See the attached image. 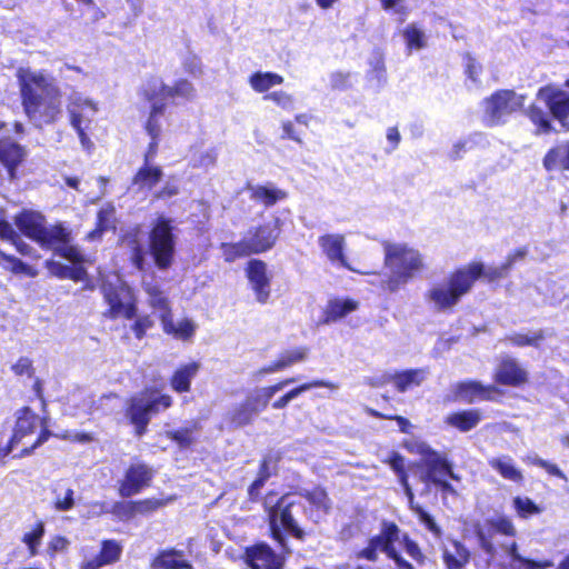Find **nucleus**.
I'll return each mask as SVG.
<instances>
[{
    "mask_svg": "<svg viewBox=\"0 0 569 569\" xmlns=\"http://www.w3.org/2000/svg\"><path fill=\"white\" fill-rule=\"evenodd\" d=\"M17 78L28 118L37 127L54 123L62 113V93L53 78L29 68H20Z\"/></svg>",
    "mask_w": 569,
    "mask_h": 569,
    "instance_id": "f257e3e1",
    "label": "nucleus"
},
{
    "mask_svg": "<svg viewBox=\"0 0 569 569\" xmlns=\"http://www.w3.org/2000/svg\"><path fill=\"white\" fill-rule=\"evenodd\" d=\"M491 528L490 538L482 532L478 533L479 546L487 556L483 569H547L553 566L550 560L536 561L522 557L515 540L499 539V535L515 537L516 528L510 519L499 517L491 521Z\"/></svg>",
    "mask_w": 569,
    "mask_h": 569,
    "instance_id": "f03ea898",
    "label": "nucleus"
},
{
    "mask_svg": "<svg viewBox=\"0 0 569 569\" xmlns=\"http://www.w3.org/2000/svg\"><path fill=\"white\" fill-rule=\"evenodd\" d=\"M18 229L41 248L52 250L73 263L82 261L78 248L71 246V234L61 223L47 226L46 218L37 211H22L14 219Z\"/></svg>",
    "mask_w": 569,
    "mask_h": 569,
    "instance_id": "7ed1b4c3",
    "label": "nucleus"
},
{
    "mask_svg": "<svg viewBox=\"0 0 569 569\" xmlns=\"http://www.w3.org/2000/svg\"><path fill=\"white\" fill-rule=\"evenodd\" d=\"M104 300L109 305L112 318L134 319L131 330L136 338L142 339L146 332L154 325L149 315L137 316V299L133 290L118 273L108 276L101 286Z\"/></svg>",
    "mask_w": 569,
    "mask_h": 569,
    "instance_id": "20e7f679",
    "label": "nucleus"
},
{
    "mask_svg": "<svg viewBox=\"0 0 569 569\" xmlns=\"http://www.w3.org/2000/svg\"><path fill=\"white\" fill-rule=\"evenodd\" d=\"M383 250L385 264L391 273L387 281V289L390 292L398 291L426 268L423 254L407 243L386 242Z\"/></svg>",
    "mask_w": 569,
    "mask_h": 569,
    "instance_id": "39448f33",
    "label": "nucleus"
},
{
    "mask_svg": "<svg viewBox=\"0 0 569 569\" xmlns=\"http://www.w3.org/2000/svg\"><path fill=\"white\" fill-rule=\"evenodd\" d=\"M481 271L480 266L467 264L450 273L443 281L435 283L426 293V299L437 311L452 309L467 295Z\"/></svg>",
    "mask_w": 569,
    "mask_h": 569,
    "instance_id": "423d86ee",
    "label": "nucleus"
},
{
    "mask_svg": "<svg viewBox=\"0 0 569 569\" xmlns=\"http://www.w3.org/2000/svg\"><path fill=\"white\" fill-rule=\"evenodd\" d=\"M272 497H267L264 506L268 512L270 530L272 537L284 547V538L281 527L298 539H303L305 532L299 527L298 518L306 515L307 508L301 498L296 495H286L281 497L273 506Z\"/></svg>",
    "mask_w": 569,
    "mask_h": 569,
    "instance_id": "0eeeda50",
    "label": "nucleus"
},
{
    "mask_svg": "<svg viewBox=\"0 0 569 569\" xmlns=\"http://www.w3.org/2000/svg\"><path fill=\"white\" fill-rule=\"evenodd\" d=\"M172 406V397L158 389L147 388L132 396L127 402L126 417L134 426L136 433L142 436L152 416Z\"/></svg>",
    "mask_w": 569,
    "mask_h": 569,
    "instance_id": "6e6552de",
    "label": "nucleus"
},
{
    "mask_svg": "<svg viewBox=\"0 0 569 569\" xmlns=\"http://www.w3.org/2000/svg\"><path fill=\"white\" fill-rule=\"evenodd\" d=\"M406 449L415 455L421 457L418 466L425 470L420 475V480L429 488L430 482L440 481V477L449 476L453 480H459V477L453 472L451 463L447 458L435 451L429 445L418 439L407 440L405 442Z\"/></svg>",
    "mask_w": 569,
    "mask_h": 569,
    "instance_id": "1a4fd4ad",
    "label": "nucleus"
},
{
    "mask_svg": "<svg viewBox=\"0 0 569 569\" xmlns=\"http://www.w3.org/2000/svg\"><path fill=\"white\" fill-rule=\"evenodd\" d=\"M525 97L512 90H498L483 100V121L487 126L502 124L508 117L522 108Z\"/></svg>",
    "mask_w": 569,
    "mask_h": 569,
    "instance_id": "9d476101",
    "label": "nucleus"
},
{
    "mask_svg": "<svg viewBox=\"0 0 569 569\" xmlns=\"http://www.w3.org/2000/svg\"><path fill=\"white\" fill-rule=\"evenodd\" d=\"M174 244L171 221L159 218L150 232V251L159 269L166 270L172 264Z\"/></svg>",
    "mask_w": 569,
    "mask_h": 569,
    "instance_id": "9b49d317",
    "label": "nucleus"
},
{
    "mask_svg": "<svg viewBox=\"0 0 569 569\" xmlns=\"http://www.w3.org/2000/svg\"><path fill=\"white\" fill-rule=\"evenodd\" d=\"M141 94L144 99L158 98L163 102H167L168 99L191 101L196 98L197 90L187 79H179L173 86H168L161 78L153 77L143 83Z\"/></svg>",
    "mask_w": 569,
    "mask_h": 569,
    "instance_id": "f8f14e48",
    "label": "nucleus"
},
{
    "mask_svg": "<svg viewBox=\"0 0 569 569\" xmlns=\"http://www.w3.org/2000/svg\"><path fill=\"white\" fill-rule=\"evenodd\" d=\"M10 132V126L0 120V163L6 169L10 180L17 178V169L26 160L28 152L27 149L7 138Z\"/></svg>",
    "mask_w": 569,
    "mask_h": 569,
    "instance_id": "ddd939ff",
    "label": "nucleus"
},
{
    "mask_svg": "<svg viewBox=\"0 0 569 569\" xmlns=\"http://www.w3.org/2000/svg\"><path fill=\"white\" fill-rule=\"evenodd\" d=\"M98 111V103L92 99L79 92L70 94L67 112L72 128H90Z\"/></svg>",
    "mask_w": 569,
    "mask_h": 569,
    "instance_id": "4468645a",
    "label": "nucleus"
},
{
    "mask_svg": "<svg viewBox=\"0 0 569 569\" xmlns=\"http://www.w3.org/2000/svg\"><path fill=\"white\" fill-rule=\"evenodd\" d=\"M247 278L254 298L259 303H267L271 295L272 274L266 262L252 259L246 268Z\"/></svg>",
    "mask_w": 569,
    "mask_h": 569,
    "instance_id": "2eb2a0df",
    "label": "nucleus"
},
{
    "mask_svg": "<svg viewBox=\"0 0 569 569\" xmlns=\"http://www.w3.org/2000/svg\"><path fill=\"white\" fill-rule=\"evenodd\" d=\"M537 98L545 102L552 116L569 130V123L566 121L569 116V93L549 84L539 89Z\"/></svg>",
    "mask_w": 569,
    "mask_h": 569,
    "instance_id": "dca6fc26",
    "label": "nucleus"
},
{
    "mask_svg": "<svg viewBox=\"0 0 569 569\" xmlns=\"http://www.w3.org/2000/svg\"><path fill=\"white\" fill-rule=\"evenodd\" d=\"M153 478V470L144 463L131 465L122 480L119 493L123 498L139 493L148 487Z\"/></svg>",
    "mask_w": 569,
    "mask_h": 569,
    "instance_id": "f3484780",
    "label": "nucleus"
},
{
    "mask_svg": "<svg viewBox=\"0 0 569 569\" xmlns=\"http://www.w3.org/2000/svg\"><path fill=\"white\" fill-rule=\"evenodd\" d=\"M150 103V112L148 120L146 122V131L151 138L149 143V148L147 151V161L152 159L158 149L159 138L162 131V122L161 118L164 114L167 102H163L161 99H146Z\"/></svg>",
    "mask_w": 569,
    "mask_h": 569,
    "instance_id": "a211bd4d",
    "label": "nucleus"
},
{
    "mask_svg": "<svg viewBox=\"0 0 569 569\" xmlns=\"http://www.w3.org/2000/svg\"><path fill=\"white\" fill-rule=\"evenodd\" d=\"M244 562L251 569H281L283 566L282 558L264 543L248 548L244 553Z\"/></svg>",
    "mask_w": 569,
    "mask_h": 569,
    "instance_id": "6ab92c4d",
    "label": "nucleus"
},
{
    "mask_svg": "<svg viewBox=\"0 0 569 569\" xmlns=\"http://www.w3.org/2000/svg\"><path fill=\"white\" fill-rule=\"evenodd\" d=\"M278 237L279 228L276 222L249 230L243 239H246L252 254H256L271 249Z\"/></svg>",
    "mask_w": 569,
    "mask_h": 569,
    "instance_id": "aec40b11",
    "label": "nucleus"
},
{
    "mask_svg": "<svg viewBox=\"0 0 569 569\" xmlns=\"http://www.w3.org/2000/svg\"><path fill=\"white\" fill-rule=\"evenodd\" d=\"M318 244L327 259L339 267L351 269L345 256L346 239L340 233H328L318 238Z\"/></svg>",
    "mask_w": 569,
    "mask_h": 569,
    "instance_id": "412c9836",
    "label": "nucleus"
},
{
    "mask_svg": "<svg viewBox=\"0 0 569 569\" xmlns=\"http://www.w3.org/2000/svg\"><path fill=\"white\" fill-rule=\"evenodd\" d=\"M309 503L306 516L315 523L320 522L331 509V500L322 488L306 490L300 495Z\"/></svg>",
    "mask_w": 569,
    "mask_h": 569,
    "instance_id": "4be33fe9",
    "label": "nucleus"
},
{
    "mask_svg": "<svg viewBox=\"0 0 569 569\" xmlns=\"http://www.w3.org/2000/svg\"><path fill=\"white\" fill-rule=\"evenodd\" d=\"M442 560L447 569H462L471 558L469 549L456 539L442 542Z\"/></svg>",
    "mask_w": 569,
    "mask_h": 569,
    "instance_id": "5701e85b",
    "label": "nucleus"
},
{
    "mask_svg": "<svg viewBox=\"0 0 569 569\" xmlns=\"http://www.w3.org/2000/svg\"><path fill=\"white\" fill-rule=\"evenodd\" d=\"M147 154L144 156V166L141 167L134 174L131 183V190L146 194L150 191L163 176L162 169L158 166H150Z\"/></svg>",
    "mask_w": 569,
    "mask_h": 569,
    "instance_id": "b1692460",
    "label": "nucleus"
},
{
    "mask_svg": "<svg viewBox=\"0 0 569 569\" xmlns=\"http://www.w3.org/2000/svg\"><path fill=\"white\" fill-rule=\"evenodd\" d=\"M495 377L501 385L517 387L527 381L528 373L515 359L507 358L498 366Z\"/></svg>",
    "mask_w": 569,
    "mask_h": 569,
    "instance_id": "393cba45",
    "label": "nucleus"
},
{
    "mask_svg": "<svg viewBox=\"0 0 569 569\" xmlns=\"http://www.w3.org/2000/svg\"><path fill=\"white\" fill-rule=\"evenodd\" d=\"M495 388L491 386H483L478 381L469 380L459 382L455 386L456 399L468 403L477 400H488Z\"/></svg>",
    "mask_w": 569,
    "mask_h": 569,
    "instance_id": "a878e982",
    "label": "nucleus"
},
{
    "mask_svg": "<svg viewBox=\"0 0 569 569\" xmlns=\"http://www.w3.org/2000/svg\"><path fill=\"white\" fill-rule=\"evenodd\" d=\"M250 199L262 203L264 207H272L277 202L287 199V191L277 188L273 183L250 186Z\"/></svg>",
    "mask_w": 569,
    "mask_h": 569,
    "instance_id": "bb28decb",
    "label": "nucleus"
},
{
    "mask_svg": "<svg viewBox=\"0 0 569 569\" xmlns=\"http://www.w3.org/2000/svg\"><path fill=\"white\" fill-rule=\"evenodd\" d=\"M297 379L295 377H290L279 381L276 385L269 387L257 388L252 393L247 397V400L250 402L252 407L257 408V412L259 413L261 410L266 409L270 399L284 387L295 383Z\"/></svg>",
    "mask_w": 569,
    "mask_h": 569,
    "instance_id": "cd10ccee",
    "label": "nucleus"
},
{
    "mask_svg": "<svg viewBox=\"0 0 569 569\" xmlns=\"http://www.w3.org/2000/svg\"><path fill=\"white\" fill-rule=\"evenodd\" d=\"M200 370V363L191 361L177 368L170 379L172 390L178 393L188 392L191 388V381Z\"/></svg>",
    "mask_w": 569,
    "mask_h": 569,
    "instance_id": "c85d7f7f",
    "label": "nucleus"
},
{
    "mask_svg": "<svg viewBox=\"0 0 569 569\" xmlns=\"http://www.w3.org/2000/svg\"><path fill=\"white\" fill-rule=\"evenodd\" d=\"M148 305L158 315L161 325L172 316L170 302L163 291L156 284L144 283Z\"/></svg>",
    "mask_w": 569,
    "mask_h": 569,
    "instance_id": "c756f323",
    "label": "nucleus"
},
{
    "mask_svg": "<svg viewBox=\"0 0 569 569\" xmlns=\"http://www.w3.org/2000/svg\"><path fill=\"white\" fill-rule=\"evenodd\" d=\"M488 465L503 479L515 483H522V471L516 466L515 460L508 455L491 457Z\"/></svg>",
    "mask_w": 569,
    "mask_h": 569,
    "instance_id": "7c9ffc66",
    "label": "nucleus"
},
{
    "mask_svg": "<svg viewBox=\"0 0 569 569\" xmlns=\"http://www.w3.org/2000/svg\"><path fill=\"white\" fill-rule=\"evenodd\" d=\"M399 535L400 530L396 523L383 522L379 535L372 537L369 542L373 548H377L378 551H382L387 553V556L393 555V543L399 540Z\"/></svg>",
    "mask_w": 569,
    "mask_h": 569,
    "instance_id": "2f4dec72",
    "label": "nucleus"
},
{
    "mask_svg": "<svg viewBox=\"0 0 569 569\" xmlns=\"http://www.w3.org/2000/svg\"><path fill=\"white\" fill-rule=\"evenodd\" d=\"M481 420L482 412L479 409H469L448 415L445 421L461 432H468L476 428Z\"/></svg>",
    "mask_w": 569,
    "mask_h": 569,
    "instance_id": "473e14b6",
    "label": "nucleus"
},
{
    "mask_svg": "<svg viewBox=\"0 0 569 569\" xmlns=\"http://www.w3.org/2000/svg\"><path fill=\"white\" fill-rule=\"evenodd\" d=\"M359 307L358 301L353 299H332L328 302L325 310V323L336 322L356 311Z\"/></svg>",
    "mask_w": 569,
    "mask_h": 569,
    "instance_id": "72a5a7b5",
    "label": "nucleus"
},
{
    "mask_svg": "<svg viewBox=\"0 0 569 569\" xmlns=\"http://www.w3.org/2000/svg\"><path fill=\"white\" fill-rule=\"evenodd\" d=\"M39 418L29 409L23 408L17 412V422L13 435L11 437L12 442H21L24 437L32 433L37 428Z\"/></svg>",
    "mask_w": 569,
    "mask_h": 569,
    "instance_id": "f704fd0d",
    "label": "nucleus"
},
{
    "mask_svg": "<svg viewBox=\"0 0 569 569\" xmlns=\"http://www.w3.org/2000/svg\"><path fill=\"white\" fill-rule=\"evenodd\" d=\"M428 371L426 369H411L398 372L390 377L398 391L405 392L413 387L420 386L426 380Z\"/></svg>",
    "mask_w": 569,
    "mask_h": 569,
    "instance_id": "c9c22d12",
    "label": "nucleus"
},
{
    "mask_svg": "<svg viewBox=\"0 0 569 569\" xmlns=\"http://www.w3.org/2000/svg\"><path fill=\"white\" fill-rule=\"evenodd\" d=\"M152 569H182L191 568V566L183 559L181 551L170 549L160 552L151 563Z\"/></svg>",
    "mask_w": 569,
    "mask_h": 569,
    "instance_id": "e433bc0d",
    "label": "nucleus"
},
{
    "mask_svg": "<svg viewBox=\"0 0 569 569\" xmlns=\"http://www.w3.org/2000/svg\"><path fill=\"white\" fill-rule=\"evenodd\" d=\"M548 171L569 170V142L551 149L543 159Z\"/></svg>",
    "mask_w": 569,
    "mask_h": 569,
    "instance_id": "4c0bfd02",
    "label": "nucleus"
},
{
    "mask_svg": "<svg viewBox=\"0 0 569 569\" xmlns=\"http://www.w3.org/2000/svg\"><path fill=\"white\" fill-rule=\"evenodd\" d=\"M196 328V323L190 319H182L174 323L172 316L162 323V329L167 335L181 340L190 339L194 335Z\"/></svg>",
    "mask_w": 569,
    "mask_h": 569,
    "instance_id": "58836bf2",
    "label": "nucleus"
},
{
    "mask_svg": "<svg viewBox=\"0 0 569 569\" xmlns=\"http://www.w3.org/2000/svg\"><path fill=\"white\" fill-rule=\"evenodd\" d=\"M258 415L257 408L252 407L246 399L242 403L236 406L229 412L230 422L236 428L244 427L252 422L253 418Z\"/></svg>",
    "mask_w": 569,
    "mask_h": 569,
    "instance_id": "ea45409f",
    "label": "nucleus"
},
{
    "mask_svg": "<svg viewBox=\"0 0 569 569\" xmlns=\"http://www.w3.org/2000/svg\"><path fill=\"white\" fill-rule=\"evenodd\" d=\"M0 267L4 270H8L14 274H26L28 277L34 278L38 276V271L21 261L20 259L6 254L0 250Z\"/></svg>",
    "mask_w": 569,
    "mask_h": 569,
    "instance_id": "a19ab883",
    "label": "nucleus"
},
{
    "mask_svg": "<svg viewBox=\"0 0 569 569\" xmlns=\"http://www.w3.org/2000/svg\"><path fill=\"white\" fill-rule=\"evenodd\" d=\"M282 82L283 78L280 74L272 72H256L249 79L251 88L257 92H266L270 88L281 84Z\"/></svg>",
    "mask_w": 569,
    "mask_h": 569,
    "instance_id": "79ce46f5",
    "label": "nucleus"
},
{
    "mask_svg": "<svg viewBox=\"0 0 569 569\" xmlns=\"http://www.w3.org/2000/svg\"><path fill=\"white\" fill-rule=\"evenodd\" d=\"M545 339L543 330L531 331L527 333H512L506 338L508 342L517 347H539L541 341Z\"/></svg>",
    "mask_w": 569,
    "mask_h": 569,
    "instance_id": "37998d69",
    "label": "nucleus"
},
{
    "mask_svg": "<svg viewBox=\"0 0 569 569\" xmlns=\"http://www.w3.org/2000/svg\"><path fill=\"white\" fill-rule=\"evenodd\" d=\"M403 38L409 50H421L427 46L425 32L415 23L408 24L403 30Z\"/></svg>",
    "mask_w": 569,
    "mask_h": 569,
    "instance_id": "c03bdc74",
    "label": "nucleus"
},
{
    "mask_svg": "<svg viewBox=\"0 0 569 569\" xmlns=\"http://www.w3.org/2000/svg\"><path fill=\"white\" fill-rule=\"evenodd\" d=\"M197 429V423H192L191 426L183 427L178 430H167L164 435L167 438L173 440L180 448L183 449L190 447L193 443V433Z\"/></svg>",
    "mask_w": 569,
    "mask_h": 569,
    "instance_id": "a18cd8bd",
    "label": "nucleus"
},
{
    "mask_svg": "<svg viewBox=\"0 0 569 569\" xmlns=\"http://www.w3.org/2000/svg\"><path fill=\"white\" fill-rule=\"evenodd\" d=\"M221 252L227 262H232L238 258L252 254L246 239L237 243H222Z\"/></svg>",
    "mask_w": 569,
    "mask_h": 569,
    "instance_id": "49530a36",
    "label": "nucleus"
},
{
    "mask_svg": "<svg viewBox=\"0 0 569 569\" xmlns=\"http://www.w3.org/2000/svg\"><path fill=\"white\" fill-rule=\"evenodd\" d=\"M53 495V507L57 511L66 512L74 507V491L71 488H56Z\"/></svg>",
    "mask_w": 569,
    "mask_h": 569,
    "instance_id": "de8ad7c7",
    "label": "nucleus"
},
{
    "mask_svg": "<svg viewBox=\"0 0 569 569\" xmlns=\"http://www.w3.org/2000/svg\"><path fill=\"white\" fill-rule=\"evenodd\" d=\"M321 387L329 388L331 390L338 389V386L335 382L326 381V380H312L310 382L302 383V385L289 390L283 396L287 398V400L289 402H291L292 400L298 398L303 392L309 391L313 388H321Z\"/></svg>",
    "mask_w": 569,
    "mask_h": 569,
    "instance_id": "09e8293b",
    "label": "nucleus"
},
{
    "mask_svg": "<svg viewBox=\"0 0 569 569\" xmlns=\"http://www.w3.org/2000/svg\"><path fill=\"white\" fill-rule=\"evenodd\" d=\"M308 356V349L307 348H296L292 350H287L282 352L278 359V368H281V370H284L288 367H291L298 362H301L307 359Z\"/></svg>",
    "mask_w": 569,
    "mask_h": 569,
    "instance_id": "8fccbe9b",
    "label": "nucleus"
},
{
    "mask_svg": "<svg viewBox=\"0 0 569 569\" xmlns=\"http://www.w3.org/2000/svg\"><path fill=\"white\" fill-rule=\"evenodd\" d=\"M218 151L216 148H209L199 151L192 156V167L209 170L217 163Z\"/></svg>",
    "mask_w": 569,
    "mask_h": 569,
    "instance_id": "3c124183",
    "label": "nucleus"
},
{
    "mask_svg": "<svg viewBox=\"0 0 569 569\" xmlns=\"http://www.w3.org/2000/svg\"><path fill=\"white\" fill-rule=\"evenodd\" d=\"M172 500H173V498H168V499L149 498V499L139 500V501H136L132 503V511L134 513H139V515L151 513V512L164 507Z\"/></svg>",
    "mask_w": 569,
    "mask_h": 569,
    "instance_id": "603ef678",
    "label": "nucleus"
},
{
    "mask_svg": "<svg viewBox=\"0 0 569 569\" xmlns=\"http://www.w3.org/2000/svg\"><path fill=\"white\" fill-rule=\"evenodd\" d=\"M44 536L43 522H38L37 526L29 532H26L22 537V541L28 546L30 556L38 555V548Z\"/></svg>",
    "mask_w": 569,
    "mask_h": 569,
    "instance_id": "864d4df0",
    "label": "nucleus"
},
{
    "mask_svg": "<svg viewBox=\"0 0 569 569\" xmlns=\"http://www.w3.org/2000/svg\"><path fill=\"white\" fill-rule=\"evenodd\" d=\"M122 546L116 540H104L100 550L103 562L111 565L120 559Z\"/></svg>",
    "mask_w": 569,
    "mask_h": 569,
    "instance_id": "5fc2aeb1",
    "label": "nucleus"
},
{
    "mask_svg": "<svg viewBox=\"0 0 569 569\" xmlns=\"http://www.w3.org/2000/svg\"><path fill=\"white\" fill-rule=\"evenodd\" d=\"M513 508L521 518H527L541 512V509L527 497H516L513 499Z\"/></svg>",
    "mask_w": 569,
    "mask_h": 569,
    "instance_id": "6e6d98bb",
    "label": "nucleus"
},
{
    "mask_svg": "<svg viewBox=\"0 0 569 569\" xmlns=\"http://www.w3.org/2000/svg\"><path fill=\"white\" fill-rule=\"evenodd\" d=\"M471 264L480 266L481 271L479 273V278L483 277L489 282L505 278L510 270L506 263L498 267L490 266L487 268H485V266L480 262H472Z\"/></svg>",
    "mask_w": 569,
    "mask_h": 569,
    "instance_id": "4d7b16f0",
    "label": "nucleus"
},
{
    "mask_svg": "<svg viewBox=\"0 0 569 569\" xmlns=\"http://www.w3.org/2000/svg\"><path fill=\"white\" fill-rule=\"evenodd\" d=\"M529 118L537 126V133H549L552 130L547 114L541 109L531 107Z\"/></svg>",
    "mask_w": 569,
    "mask_h": 569,
    "instance_id": "13d9d810",
    "label": "nucleus"
},
{
    "mask_svg": "<svg viewBox=\"0 0 569 569\" xmlns=\"http://www.w3.org/2000/svg\"><path fill=\"white\" fill-rule=\"evenodd\" d=\"M263 99L273 101L278 107L287 111H291L295 108L293 97L281 90L266 94Z\"/></svg>",
    "mask_w": 569,
    "mask_h": 569,
    "instance_id": "bf43d9fd",
    "label": "nucleus"
},
{
    "mask_svg": "<svg viewBox=\"0 0 569 569\" xmlns=\"http://www.w3.org/2000/svg\"><path fill=\"white\" fill-rule=\"evenodd\" d=\"M412 510L418 516L420 522L423 523L429 531L438 538L441 536L440 527L428 512H426L420 506L412 507Z\"/></svg>",
    "mask_w": 569,
    "mask_h": 569,
    "instance_id": "052dcab7",
    "label": "nucleus"
},
{
    "mask_svg": "<svg viewBox=\"0 0 569 569\" xmlns=\"http://www.w3.org/2000/svg\"><path fill=\"white\" fill-rule=\"evenodd\" d=\"M531 462L533 465H537V466L543 468L548 473L556 476L558 478H561L563 480H567V477L565 476V473L556 465L550 463L539 457L532 458Z\"/></svg>",
    "mask_w": 569,
    "mask_h": 569,
    "instance_id": "680f3d73",
    "label": "nucleus"
},
{
    "mask_svg": "<svg viewBox=\"0 0 569 569\" xmlns=\"http://www.w3.org/2000/svg\"><path fill=\"white\" fill-rule=\"evenodd\" d=\"M481 66L476 61L475 58L467 56L466 58V72L470 80L473 82L478 81V77L481 73Z\"/></svg>",
    "mask_w": 569,
    "mask_h": 569,
    "instance_id": "e2e57ef3",
    "label": "nucleus"
},
{
    "mask_svg": "<svg viewBox=\"0 0 569 569\" xmlns=\"http://www.w3.org/2000/svg\"><path fill=\"white\" fill-rule=\"evenodd\" d=\"M49 271L60 278H70L71 267L63 266L60 262L49 260L47 261Z\"/></svg>",
    "mask_w": 569,
    "mask_h": 569,
    "instance_id": "0e129e2a",
    "label": "nucleus"
},
{
    "mask_svg": "<svg viewBox=\"0 0 569 569\" xmlns=\"http://www.w3.org/2000/svg\"><path fill=\"white\" fill-rule=\"evenodd\" d=\"M12 370L18 376H22V375L31 376V373H32V362L28 358H20L12 366Z\"/></svg>",
    "mask_w": 569,
    "mask_h": 569,
    "instance_id": "69168bd1",
    "label": "nucleus"
},
{
    "mask_svg": "<svg viewBox=\"0 0 569 569\" xmlns=\"http://www.w3.org/2000/svg\"><path fill=\"white\" fill-rule=\"evenodd\" d=\"M388 463L390 465L391 469L399 476V480L401 479L402 475H407L405 471V459L399 453H392L388 460Z\"/></svg>",
    "mask_w": 569,
    "mask_h": 569,
    "instance_id": "338daca9",
    "label": "nucleus"
},
{
    "mask_svg": "<svg viewBox=\"0 0 569 569\" xmlns=\"http://www.w3.org/2000/svg\"><path fill=\"white\" fill-rule=\"evenodd\" d=\"M405 550L412 559L422 562L423 555L419 546L415 541L408 539L407 537H405Z\"/></svg>",
    "mask_w": 569,
    "mask_h": 569,
    "instance_id": "774afa93",
    "label": "nucleus"
}]
</instances>
